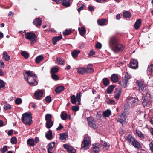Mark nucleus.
Here are the masks:
<instances>
[{
  "mask_svg": "<svg viewBox=\"0 0 153 153\" xmlns=\"http://www.w3.org/2000/svg\"><path fill=\"white\" fill-rule=\"evenodd\" d=\"M24 78L26 81L31 86L36 85L38 82L36 81L37 76L32 72L27 71L24 75Z\"/></svg>",
  "mask_w": 153,
  "mask_h": 153,
  "instance_id": "1",
  "label": "nucleus"
},
{
  "mask_svg": "<svg viewBox=\"0 0 153 153\" xmlns=\"http://www.w3.org/2000/svg\"><path fill=\"white\" fill-rule=\"evenodd\" d=\"M110 145L108 143L102 141L100 143H97L92 145L93 151L94 153H98L102 149L107 150L109 147Z\"/></svg>",
  "mask_w": 153,
  "mask_h": 153,
  "instance_id": "2",
  "label": "nucleus"
},
{
  "mask_svg": "<svg viewBox=\"0 0 153 153\" xmlns=\"http://www.w3.org/2000/svg\"><path fill=\"white\" fill-rule=\"evenodd\" d=\"M22 120L24 123L30 125L32 122V117L30 112L24 113L22 116Z\"/></svg>",
  "mask_w": 153,
  "mask_h": 153,
  "instance_id": "3",
  "label": "nucleus"
},
{
  "mask_svg": "<svg viewBox=\"0 0 153 153\" xmlns=\"http://www.w3.org/2000/svg\"><path fill=\"white\" fill-rule=\"evenodd\" d=\"M25 38L26 39L31 41L30 44H32L36 42L37 37L36 35L32 32H25Z\"/></svg>",
  "mask_w": 153,
  "mask_h": 153,
  "instance_id": "4",
  "label": "nucleus"
},
{
  "mask_svg": "<svg viewBox=\"0 0 153 153\" xmlns=\"http://www.w3.org/2000/svg\"><path fill=\"white\" fill-rule=\"evenodd\" d=\"M150 95L149 94H146V96L143 97L142 99V103L144 107L149 106Z\"/></svg>",
  "mask_w": 153,
  "mask_h": 153,
  "instance_id": "5",
  "label": "nucleus"
},
{
  "mask_svg": "<svg viewBox=\"0 0 153 153\" xmlns=\"http://www.w3.org/2000/svg\"><path fill=\"white\" fill-rule=\"evenodd\" d=\"M138 102V100L135 98L131 97L128 99V103L129 105L134 107L137 106Z\"/></svg>",
  "mask_w": 153,
  "mask_h": 153,
  "instance_id": "6",
  "label": "nucleus"
},
{
  "mask_svg": "<svg viewBox=\"0 0 153 153\" xmlns=\"http://www.w3.org/2000/svg\"><path fill=\"white\" fill-rule=\"evenodd\" d=\"M137 83L139 87V90L143 92H145V93L146 94L147 88L144 83V82L142 81H137Z\"/></svg>",
  "mask_w": 153,
  "mask_h": 153,
  "instance_id": "7",
  "label": "nucleus"
},
{
  "mask_svg": "<svg viewBox=\"0 0 153 153\" xmlns=\"http://www.w3.org/2000/svg\"><path fill=\"white\" fill-rule=\"evenodd\" d=\"M89 126L91 128L96 129L97 127V126L95 124L93 117H90L87 118Z\"/></svg>",
  "mask_w": 153,
  "mask_h": 153,
  "instance_id": "8",
  "label": "nucleus"
},
{
  "mask_svg": "<svg viewBox=\"0 0 153 153\" xmlns=\"http://www.w3.org/2000/svg\"><path fill=\"white\" fill-rule=\"evenodd\" d=\"M90 144L89 138L87 137H85L81 145L82 148L83 149H87Z\"/></svg>",
  "mask_w": 153,
  "mask_h": 153,
  "instance_id": "9",
  "label": "nucleus"
},
{
  "mask_svg": "<svg viewBox=\"0 0 153 153\" xmlns=\"http://www.w3.org/2000/svg\"><path fill=\"white\" fill-rule=\"evenodd\" d=\"M118 43L117 40L115 36L111 37L109 40V45L110 47L112 48Z\"/></svg>",
  "mask_w": 153,
  "mask_h": 153,
  "instance_id": "10",
  "label": "nucleus"
},
{
  "mask_svg": "<svg viewBox=\"0 0 153 153\" xmlns=\"http://www.w3.org/2000/svg\"><path fill=\"white\" fill-rule=\"evenodd\" d=\"M55 143L54 142L50 143L48 146V153H52L55 149Z\"/></svg>",
  "mask_w": 153,
  "mask_h": 153,
  "instance_id": "11",
  "label": "nucleus"
},
{
  "mask_svg": "<svg viewBox=\"0 0 153 153\" xmlns=\"http://www.w3.org/2000/svg\"><path fill=\"white\" fill-rule=\"evenodd\" d=\"M112 48L115 51H118L123 50L124 48V47L123 45L118 43Z\"/></svg>",
  "mask_w": 153,
  "mask_h": 153,
  "instance_id": "12",
  "label": "nucleus"
},
{
  "mask_svg": "<svg viewBox=\"0 0 153 153\" xmlns=\"http://www.w3.org/2000/svg\"><path fill=\"white\" fill-rule=\"evenodd\" d=\"M130 67L133 69H137L138 67V62L137 59H132L131 60Z\"/></svg>",
  "mask_w": 153,
  "mask_h": 153,
  "instance_id": "13",
  "label": "nucleus"
},
{
  "mask_svg": "<svg viewBox=\"0 0 153 153\" xmlns=\"http://www.w3.org/2000/svg\"><path fill=\"white\" fill-rule=\"evenodd\" d=\"M64 147L67 149L69 153H75L76 152L75 149L72 146L65 144L63 145Z\"/></svg>",
  "mask_w": 153,
  "mask_h": 153,
  "instance_id": "14",
  "label": "nucleus"
},
{
  "mask_svg": "<svg viewBox=\"0 0 153 153\" xmlns=\"http://www.w3.org/2000/svg\"><path fill=\"white\" fill-rule=\"evenodd\" d=\"M92 64H89L88 65L87 67L85 68V74H91L94 72V70L92 68Z\"/></svg>",
  "mask_w": 153,
  "mask_h": 153,
  "instance_id": "15",
  "label": "nucleus"
},
{
  "mask_svg": "<svg viewBox=\"0 0 153 153\" xmlns=\"http://www.w3.org/2000/svg\"><path fill=\"white\" fill-rule=\"evenodd\" d=\"M121 92L122 90L120 88H116V91L115 92L114 97L117 100L119 99Z\"/></svg>",
  "mask_w": 153,
  "mask_h": 153,
  "instance_id": "16",
  "label": "nucleus"
},
{
  "mask_svg": "<svg viewBox=\"0 0 153 153\" xmlns=\"http://www.w3.org/2000/svg\"><path fill=\"white\" fill-rule=\"evenodd\" d=\"M43 94L42 90H40L38 91H36L34 93V96L37 99H38L41 97Z\"/></svg>",
  "mask_w": 153,
  "mask_h": 153,
  "instance_id": "17",
  "label": "nucleus"
},
{
  "mask_svg": "<svg viewBox=\"0 0 153 153\" xmlns=\"http://www.w3.org/2000/svg\"><path fill=\"white\" fill-rule=\"evenodd\" d=\"M110 79L113 83H116L118 81V76L115 74H113L111 75Z\"/></svg>",
  "mask_w": 153,
  "mask_h": 153,
  "instance_id": "18",
  "label": "nucleus"
},
{
  "mask_svg": "<svg viewBox=\"0 0 153 153\" xmlns=\"http://www.w3.org/2000/svg\"><path fill=\"white\" fill-rule=\"evenodd\" d=\"M131 144L135 147L137 149H140L142 148V146L140 143L136 140L133 142Z\"/></svg>",
  "mask_w": 153,
  "mask_h": 153,
  "instance_id": "19",
  "label": "nucleus"
},
{
  "mask_svg": "<svg viewBox=\"0 0 153 153\" xmlns=\"http://www.w3.org/2000/svg\"><path fill=\"white\" fill-rule=\"evenodd\" d=\"M41 23V20L39 18H36L33 22V23L36 25L37 27L40 26Z\"/></svg>",
  "mask_w": 153,
  "mask_h": 153,
  "instance_id": "20",
  "label": "nucleus"
},
{
  "mask_svg": "<svg viewBox=\"0 0 153 153\" xmlns=\"http://www.w3.org/2000/svg\"><path fill=\"white\" fill-rule=\"evenodd\" d=\"M126 120V117L123 114H122L120 115V118L118 119L117 121L119 122L120 123L122 124L125 122Z\"/></svg>",
  "mask_w": 153,
  "mask_h": 153,
  "instance_id": "21",
  "label": "nucleus"
},
{
  "mask_svg": "<svg viewBox=\"0 0 153 153\" xmlns=\"http://www.w3.org/2000/svg\"><path fill=\"white\" fill-rule=\"evenodd\" d=\"M141 20L140 19H138L135 23L134 25V27L136 29H138L140 25H141Z\"/></svg>",
  "mask_w": 153,
  "mask_h": 153,
  "instance_id": "22",
  "label": "nucleus"
},
{
  "mask_svg": "<svg viewBox=\"0 0 153 153\" xmlns=\"http://www.w3.org/2000/svg\"><path fill=\"white\" fill-rule=\"evenodd\" d=\"M3 58L6 61H8L10 59V57L9 56L6 51H4L3 53Z\"/></svg>",
  "mask_w": 153,
  "mask_h": 153,
  "instance_id": "23",
  "label": "nucleus"
},
{
  "mask_svg": "<svg viewBox=\"0 0 153 153\" xmlns=\"http://www.w3.org/2000/svg\"><path fill=\"white\" fill-rule=\"evenodd\" d=\"M52 136V131L50 130L48 131L45 134V137L48 140L51 139Z\"/></svg>",
  "mask_w": 153,
  "mask_h": 153,
  "instance_id": "24",
  "label": "nucleus"
},
{
  "mask_svg": "<svg viewBox=\"0 0 153 153\" xmlns=\"http://www.w3.org/2000/svg\"><path fill=\"white\" fill-rule=\"evenodd\" d=\"M64 89V86H59L56 87L55 90V92L57 93H59L62 91Z\"/></svg>",
  "mask_w": 153,
  "mask_h": 153,
  "instance_id": "25",
  "label": "nucleus"
},
{
  "mask_svg": "<svg viewBox=\"0 0 153 153\" xmlns=\"http://www.w3.org/2000/svg\"><path fill=\"white\" fill-rule=\"evenodd\" d=\"M27 143L28 145L30 146H33L35 145L34 140L33 139H28L27 140Z\"/></svg>",
  "mask_w": 153,
  "mask_h": 153,
  "instance_id": "26",
  "label": "nucleus"
},
{
  "mask_svg": "<svg viewBox=\"0 0 153 153\" xmlns=\"http://www.w3.org/2000/svg\"><path fill=\"white\" fill-rule=\"evenodd\" d=\"M78 30L80 34L82 36L84 35L85 34L86 30L84 27H82L81 28L79 27Z\"/></svg>",
  "mask_w": 153,
  "mask_h": 153,
  "instance_id": "27",
  "label": "nucleus"
},
{
  "mask_svg": "<svg viewBox=\"0 0 153 153\" xmlns=\"http://www.w3.org/2000/svg\"><path fill=\"white\" fill-rule=\"evenodd\" d=\"M56 63L58 65H63L64 64V60L61 57L56 58Z\"/></svg>",
  "mask_w": 153,
  "mask_h": 153,
  "instance_id": "28",
  "label": "nucleus"
},
{
  "mask_svg": "<svg viewBox=\"0 0 153 153\" xmlns=\"http://www.w3.org/2000/svg\"><path fill=\"white\" fill-rule=\"evenodd\" d=\"M103 85L105 86H108L110 84L109 79L107 78H104L102 80Z\"/></svg>",
  "mask_w": 153,
  "mask_h": 153,
  "instance_id": "29",
  "label": "nucleus"
},
{
  "mask_svg": "<svg viewBox=\"0 0 153 153\" xmlns=\"http://www.w3.org/2000/svg\"><path fill=\"white\" fill-rule=\"evenodd\" d=\"M106 19H101L97 20V23L98 25L100 26H103L104 25L105 23L106 22Z\"/></svg>",
  "mask_w": 153,
  "mask_h": 153,
  "instance_id": "30",
  "label": "nucleus"
},
{
  "mask_svg": "<svg viewBox=\"0 0 153 153\" xmlns=\"http://www.w3.org/2000/svg\"><path fill=\"white\" fill-rule=\"evenodd\" d=\"M123 16L125 18H129L131 16V13L128 11H126L123 12Z\"/></svg>",
  "mask_w": 153,
  "mask_h": 153,
  "instance_id": "31",
  "label": "nucleus"
},
{
  "mask_svg": "<svg viewBox=\"0 0 153 153\" xmlns=\"http://www.w3.org/2000/svg\"><path fill=\"white\" fill-rule=\"evenodd\" d=\"M62 36L61 35L57 37H55L53 38L52 39L53 43V44H55L56 43V42L60 40L62 38Z\"/></svg>",
  "mask_w": 153,
  "mask_h": 153,
  "instance_id": "32",
  "label": "nucleus"
},
{
  "mask_svg": "<svg viewBox=\"0 0 153 153\" xmlns=\"http://www.w3.org/2000/svg\"><path fill=\"white\" fill-rule=\"evenodd\" d=\"M128 81V80L124 79L122 82H119V83L120 84H121L124 88H126L127 87Z\"/></svg>",
  "mask_w": 153,
  "mask_h": 153,
  "instance_id": "33",
  "label": "nucleus"
},
{
  "mask_svg": "<svg viewBox=\"0 0 153 153\" xmlns=\"http://www.w3.org/2000/svg\"><path fill=\"white\" fill-rule=\"evenodd\" d=\"M85 68H80L78 69L77 72L80 74H85Z\"/></svg>",
  "mask_w": 153,
  "mask_h": 153,
  "instance_id": "34",
  "label": "nucleus"
},
{
  "mask_svg": "<svg viewBox=\"0 0 153 153\" xmlns=\"http://www.w3.org/2000/svg\"><path fill=\"white\" fill-rule=\"evenodd\" d=\"M115 87V86L111 85L108 86L107 89V92L108 94H111L113 91V89Z\"/></svg>",
  "mask_w": 153,
  "mask_h": 153,
  "instance_id": "35",
  "label": "nucleus"
},
{
  "mask_svg": "<svg viewBox=\"0 0 153 153\" xmlns=\"http://www.w3.org/2000/svg\"><path fill=\"white\" fill-rule=\"evenodd\" d=\"M80 53L79 51L74 50L72 53V55L73 58L77 57L78 54Z\"/></svg>",
  "mask_w": 153,
  "mask_h": 153,
  "instance_id": "36",
  "label": "nucleus"
},
{
  "mask_svg": "<svg viewBox=\"0 0 153 153\" xmlns=\"http://www.w3.org/2000/svg\"><path fill=\"white\" fill-rule=\"evenodd\" d=\"M135 140L131 135H128L127 137V140L129 143H133Z\"/></svg>",
  "mask_w": 153,
  "mask_h": 153,
  "instance_id": "37",
  "label": "nucleus"
},
{
  "mask_svg": "<svg viewBox=\"0 0 153 153\" xmlns=\"http://www.w3.org/2000/svg\"><path fill=\"white\" fill-rule=\"evenodd\" d=\"M44 59L43 56L40 55L38 56L35 59V61L37 63H38L41 62Z\"/></svg>",
  "mask_w": 153,
  "mask_h": 153,
  "instance_id": "38",
  "label": "nucleus"
},
{
  "mask_svg": "<svg viewBox=\"0 0 153 153\" xmlns=\"http://www.w3.org/2000/svg\"><path fill=\"white\" fill-rule=\"evenodd\" d=\"M53 124V123L52 120L47 121L46 123V127L48 128H51Z\"/></svg>",
  "mask_w": 153,
  "mask_h": 153,
  "instance_id": "39",
  "label": "nucleus"
},
{
  "mask_svg": "<svg viewBox=\"0 0 153 153\" xmlns=\"http://www.w3.org/2000/svg\"><path fill=\"white\" fill-rule=\"evenodd\" d=\"M60 138L62 141H65L66 140L67 135L65 133L60 134Z\"/></svg>",
  "mask_w": 153,
  "mask_h": 153,
  "instance_id": "40",
  "label": "nucleus"
},
{
  "mask_svg": "<svg viewBox=\"0 0 153 153\" xmlns=\"http://www.w3.org/2000/svg\"><path fill=\"white\" fill-rule=\"evenodd\" d=\"M21 54L26 59H27L29 57V54L26 51H22L21 53Z\"/></svg>",
  "mask_w": 153,
  "mask_h": 153,
  "instance_id": "41",
  "label": "nucleus"
},
{
  "mask_svg": "<svg viewBox=\"0 0 153 153\" xmlns=\"http://www.w3.org/2000/svg\"><path fill=\"white\" fill-rule=\"evenodd\" d=\"M135 133L137 134L138 136L140 138H144V134L140 131L136 130L135 131Z\"/></svg>",
  "mask_w": 153,
  "mask_h": 153,
  "instance_id": "42",
  "label": "nucleus"
},
{
  "mask_svg": "<svg viewBox=\"0 0 153 153\" xmlns=\"http://www.w3.org/2000/svg\"><path fill=\"white\" fill-rule=\"evenodd\" d=\"M71 102L73 104H76L77 100L76 98L75 95H72L71 97Z\"/></svg>",
  "mask_w": 153,
  "mask_h": 153,
  "instance_id": "43",
  "label": "nucleus"
},
{
  "mask_svg": "<svg viewBox=\"0 0 153 153\" xmlns=\"http://www.w3.org/2000/svg\"><path fill=\"white\" fill-rule=\"evenodd\" d=\"M67 114L64 112H62L61 114V117L63 120H65L67 118Z\"/></svg>",
  "mask_w": 153,
  "mask_h": 153,
  "instance_id": "44",
  "label": "nucleus"
},
{
  "mask_svg": "<svg viewBox=\"0 0 153 153\" xmlns=\"http://www.w3.org/2000/svg\"><path fill=\"white\" fill-rule=\"evenodd\" d=\"M69 0H63L62 2L63 5L66 7L69 6L70 5Z\"/></svg>",
  "mask_w": 153,
  "mask_h": 153,
  "instance_id": "45",
  "label": "nucleus"
},
{
  "mask_svg": "<svg viewBox=\"0 0 153 153\" xmlns=\"http://www.w3.org/2000/svg\"><path fill=\"white\" fill-rule=\"evenodd\" d=\"M153 70V64H151L150 65H149V66L148 67V68H147V71L148 72H149V74H150L152 72Z\"/></svg>",
  "mask_w": 153,
  "mask_h": 153,
  "instance_id": "46",
  "label": "nucleus"
},
{
  "mask_svg": "<svg viewBox=\"0 0 153 153\" xmlns=\"http://www.w3.org/2000/svg\"><path fill=\"white\" fill-rule=\"evenodd\" d=\"M58 69L57 68L53 67L50 71V72L52 74H55L58 71Z\"/></svg>",
  "mask_w": 153,
  "mask_h": 153,
  "instance_id": "47",
  "label": "nucleus"
},
{
  "mask_svg": "<svg viewBox=\"0 0 153 153\" xmlns=\"http://www.w3.org/2000/svg\"><path fill=\"white\" fill-rule=\"evenodd\" d=\"M111 114V111L110 110H107L105 111L103 113V115L105 117H108Z\"/></svg>",
  "mask_w": 153,
  "mask_h": 153,
  "instance_id": "48",
  "label": "nucleus"
},
{
  "mask_svg": "<svg viewBox=\"0 0 153 153\" xmlns=\"http://www.w3.org/2000/svg\"><path fill=\"white\" fill-rule=\"evenodd\" d=\"M45 120L46 121L51 120V115L50 114H47L45 116Z\"/></svg>",
  "mask_w": 153,
  "mask_h": 153,
  "instance_id": "49",
  "label": "nucleus"
},
{
  "mask_svg": "<svg viewBox=\"0 0 153 153\" xmlns=\"http://www.w3.org/2000/svg\"><path fill=\"white\" fill-rule=\"evenodd\" d=\"M77 101L79 102L77 104L78 105H79L80 104V103L79 102L81 101V95L80 93H77L76 95V98Z\"/></svg>",
  "mask_w": 153,
  "mask_h": 153,
  "instance_id": "50",
  "label": "nucleus"
},
{
  "mask_svg": "<svg viewBox=\"0 0 153 153\" xmlns=\"http://www.w3.org/2000/svg\"><path fill=\"white\" fill-rule=\"evenodd\" d=\"M22 100L21 98H16L15 100V102L17 105H19L22 102Z\"/></svg>",
  "mask_w": 153,
  "mask_h": 153,
  "instance_id": "51",
  "label": "nucleus"
},
{
  "mask_svg": "<svg viewBox=\"0 0 153 153\" xmlns=\"http://www.w3.org/2000/svg\"><path fill=\"white\" fill-rule=\"evenodd\" d=\"M17 139L15 137H13L11 139V143L12 144H14L17 143Z\"/></svg>",
  "mask_w": 153,
  "mask_h": 153,
  "instance_id": "52",
  "label": "nucleus"
},
{
  "mask_svg": "<svg viewBox=\"0 0 153 153\" xmlns=\"http://www.w3.org/2000/svg\"><path fill=\"white\" fill-rule=\"evenodd\" d=\"M51 77L53 79L55 80H57L59 79V76L55 74H51Z\"/></svg>",
  "mask_w": 153,
  "mask_h": 153,
  "instance_id": "53",
  "label": "nucleus"
},
{
  "mask_svg": "<svg viewBox=\"0 0 153 153\" xmlns=\"http://www.w3.org/2000/svg\"><path fill=\"white\" fill-rule=\"evenodd\" d=\"M7 150V148L6 146H4L1 149V152L2 153H4Z\"/></svg>",
  "mask_w": 153,
  "mask_h": 153,
  "instance_id": "54",
  "label": "nucleus"
},
{
  "mask_svg": "<svg viewBox=\"0 0 153 153\" xmlns=\"http://www.w3.org/2000/svg\"><path fill=\"white\" fill-rule=\"evenodd\" d=\"M5 86V82L2 80L0 79V88H2Z\"/></svg>",
  "mask_w": 153,
  "mask_h": 153,
  "instance_id": "55",
  "label": "nucleus"
},
{
  "mask_svg": "<svg viewBox=\"0 0 153 153\" xmlns=\"http://www.w3.org/2000/svg\"><path fill=\"white\" fill-rule=\"evenodd\" d=\"M71 32V30L70 29H66L63 32V34L65 35H68Z\"/></svg>",
  "mask_w": 153,
  "mask_h": 153,
  "instance_id": "56",
  "label": "nucleus"
},
{
  "mask_svg": "<svg viewBox=\"0 0 153 153\" xmlns=\"http://www.w3.org/2000/svg\"><path fill=\"white\" fill-rule=\"evenodd\" d=\"M45 100L46 102L48 103H50L51 101V98L49 96H47L45 98Z\"/></svg>",
  "mask_w": 153,
  "mask_h": 153,
  "instance_id": "57",
  "label": "nucleus"
},
{
  "mask_svg": "<svg viewBox=\"0 0 153 153\" xmlns=\"http://www.w3.org/2000/svg\"><path fill=\"white\" fill-rule=\"evenodd\" d=\"M72 109L73 111H76L79 110V108L77 106H73L72 107Z\"/></svg>",
  "mask_w": 153,
  "mask_h": 153,
  "instance_id": "58",
  "label": "nucleus"
},
{
  "mask_svg": "<svg viewBox=\"0 0 153 153\" xmlns=\"http://www.w3.org/2000/svg\"><path fill=\"white\" fill-rule=\"evenodd\" d=\"M4 108L5 110H7L11 108V107L9 104H6L4 105Z\"/></svg>",
  "mask_w": 153,
  "mask_h": 153,
  "instance_id": "59",
  "label": "nucleus"
},
{
  "mask_svg": "<svg viewBox=\"0 0 153 153\" xmlns=\"http://www.w3.org/2000/svg\"><path fill=\"white\" fill-rule=\"evenodd\" d=\"M130 76L128 75V73H126L125 74V75L124 79L128 80V79H130Z\"/></svg>",
  "mask_w": 153,
  "mask_h": 153,
  "instance_id": "60",
  "label": "nucleus"
},
{
  "mask_svg": "<svg viewBox=\"0 0 153 153\" xmlns=\"http://www.w3.org/2000/svg\"><path fill=\"white\" fill-rule=\"evenodd\" d=\"M150 150L152 151H153V140H152L149 144Z\"/></svg>",
  "mask_w": 153,
  "mask_h": 153,
  "instance_id": "61",
  "label": "nucleus"
},
{
  "mask_svg": "<svg viewBox=\"0 0 153 153\" xmlns=\"http://www.w3.org/2000/svg\"><path fill=\"white\" fill-rule=\"evenodd\" d=\"M108 104H115V101L112 100H109L107 102Z\"/></svg>",
  "mask_w": 153,
  "mask_h": 153,
  "instance_id": "62",
  "label": "nucleus"
},
{
  "mask_svg": "<svg viewBox=\"0 0 153 153\" xmlns=\"http://www.w3.org/2000/svg\"><path fill=\"white\" fill-rule=\"evenodd\" d=\"M96 47L99 49H101L102 47V44L100 43H97L96 45Z\"/></svg>",
  "mask_w": 153,
  "mask_h": 153,
  "instance_id": "63",
  "label": "nucleus"
},
{
  "mask_svg": "<svg viewBox=\"0 0 153 153\" xmlns=\"http://www.w3.org/2000/svg\"><path fill=\"white\" fill-rule=\"evenodd\" d=\"M4 65L3 62L2 60H0V68H3L4 67Z\"/></svg>",
  "mask_w": 153,
  "mask_h": 153,
  "instance_id": "64",
  "label": "nucleus"
}]
</instances>
